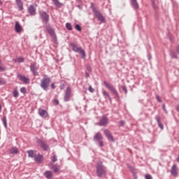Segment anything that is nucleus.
<instances>
[{
    "instance_id": "f257e3e1",
    "label": "nucleus",
    "mask_w": 179,
    "mask_h": 179,
    "mask_svg": "<svg viewBox=\"0 0 179 179\" xmlns=\"http://www.w3.org/2000/svg\"><path fill=\"white\" fill-rule=\"evenodd\" d=\"M96 175L99 178H103L107 176V167L104 166L103 162H99L96 166Z\"/></svg>"
},
{
    "instance_id": "f03ea898",
    "label": "nucleus",
    "mask_w": 179,
    "mask_h": 179,
    "mask_svg": "<svg viewBox=\"0 0 179 179\" xmlns=\"http://www.w3.org/2000/svg\"><path fill=\"white\" fill-rule=\"evenodd\" d=\"M50 83H51V78H49L48 76L45 75L43 78V79L41 80V87L45 92H47L48 90V87H50Z\"/></svg>"
},
{
    "instance_id": "7ed1b4c3",
    "label": "nucleus",
    "mask_w": 179,
    "mask_h": 179,
    "mask_svg": "<svg viewBox=\"0 0 179 179\" xmlns=\"http://www.w3.org/2000/svg\"><path fill=\"white\" fill-rule=\"evenodd\" d=\"M91 8L94 16L97 17L98 20L104 23L106 22V18H104L103 14H101V13H100V11L97 10V8H96V6H94V4H93V3H91Z\"/></svg>"
},
{
    "instance_id": "20e7f679",
    "label": "nucleus",
    "mask_w": 179,
    "mask_h": 179,
    "mask_svg": "<svg viewBox=\"0 0 179 179\" xmlns=\"http://www.w3.org/2000/svg\"><path fill=\"white\" fill-rule=\"evenodd\" d=\"M71 47H72L73 51L74 52H78V54H80L82 55L83 59H85L86 58V52H85V50L82 49L80 47H78L76 43H70Z\"/></svg>"
},
{
    "instance_id": "39448f33",
    "label": "nucleus",
    "mask_w": 179,
    "mask_h": 179,
    "mask_svg": "<svg viewBox=\"0 0 179 179\" xmlns=\"http://www.w3.org/2000/svg\"><path fill=\"white\" fill-rule=\"evenodd\" d=\"M93 141L96 143H98V146H99V148H103V146H104V142H103V134H101L100 131H98L94 136Z\"/></svg>"
},
{
    "instance_id": "423d86ee",
    "label": "nucleus",
    "mask_w": 179,
    "mask_h": 179,
    "mask_svg": "<svg viewBox=\"0 0 179 179\" xmlns=\"http://www.w3.org/2000/svg\"><path fill=\"white\" fill-rule=\"evenodd\" d=\"M103 85H105L106 87H107V89H108L114 96H116L117 99H120V94H118V92H117V90L114 86H113V85L110 84V83H108L107 81H103Z\"/></svg>"
},
{
    "instance_id": "0eeeda50",
    "label": "nucleus",
    "mask_w": 179,
    "mask_h": 179,
    "mask_svg": "<svg viewBox=\"0 0 179 179\" xmlns=\"http://www.w3.org/2000/svg\"><path fill=\"white\" fill-rule=\"evenodd\" d=\"M71 97H72V90H71V87H67L64 91V101H69L71 100Z\"/></svg>"
},
{
    "instance_id": "6e6552de",
    "label": "nucleus",
    "mask_w": 179,
    "mask_h": 179,
    "mask_svg": "<svg viewBox=\"0 0 179 179\" xmlns=\"http://www.w3.org/2000/svg\"><path fill=\"white\" fill-rule=\"evenodd\" d=\"M38 143H40V146L44 152H48L50 150V145L47 144V142L43 139H38Z\"/></svg>"
},
{
    "instance_id": "1a4fd4ad",
    "label": "nucleus",
    "mask_w": 179,
    "mask_h": 179,
    "mask_svg": "<svg viewBox=\"0 0 179 179\" xmlns=\"http://www.w3.org/2000/svg\"><path fill=\"white\" fill-rule=\"evenodd\" d=\"M29 68L34 76H38V72H37V71H38V67H37V63H31Z\"/></svg>"
},
{
    "instance_id": "9d476101",
    "label": "nucleus",
    "mask_w": 179,
    "mask_h": 179,
    "mask_svg": "<svg viewBox=\"0 0 179 179\" xmlns=\"http://www.w3.org/2000/svg\"><path fill=\"white\" fill-rule=\"evenodd\" d=\"M39 15L40 19L42 20V22H44L46 24L50 22V15L45 11L39 13Z\"/></svg>"
},
{
    "instance_id": "9b49d317",
    "label": "nucleus",
    "mask_w": 179,
    "mask_h": 179,
    "mask_svg": "<svg viewBox=\"0 0 179 179\" xmlns=\"http://www.w3.org/2000/svg\"><path fill=\"white\" fill-rule=\"evenodd\" d=\"M103 134L107 138L108 141H110V142H115V140L114 139V136H113V134H111V131L108 130V129H106L103 131Z\"/></svg>"
},
{
    "instance_id": "f8f14e48",
    "label": "nucleus",
    "mask_w": 179,
    "mask_h": 179,
    "mask_svg": "<svg viewBox=\"0 0 179 179\" xmlns=\"http://www.w3.org/2000/svg\"><path fill=\"white\" fill-rule=\"evenodd\" d=\"M108 124V118L106 116H102L99 120V127H106Z\"/></svg>"
},
{
    "instance_id": "ddd939ff",
    "label": "nucleus",
    "mask_w": 179,
    "mask_h": 179,
    "mask_svg": "<svg viewBox=\"0 0 179 179\" xmlns=\"http://www.w3.org/2000/svg\"><path fill=\"white\" fill-rule=\"evenodd\" d=\"M38 113L42 118H47L48 117V112L44 109L39 108Z\"/></svg>"
},
{
    "instance_id": "4468645a",
    "label": "nucleus",
    "mask_w": 179,
    "mask_h": 179,
    "mask_svg": "<svg viewBox=\"0 0 179 179\" xmlns=\"http://www.w3.org/2000/svg\"><path fill=\"white\" fill-rule=\"evenodd\" d=\"M45 29L51 37H55V31H54V29L51 28L50 24L45 25Z\"/></svg>"
},
{
    "instance_id": "2eb2a0df",
    "label": "nucleus",
    "mask_w": 179,
    "mask_h": 179,
    "mask_svg": "<svg viewBox=\"0 0 179 179\" xmlns=\"http://www.w3.org/2000/svg\"><path fill=\"white\" fill-rule=\"evenodd\" d=\"M171 174L173 176V177L178 176V172L177 171V164H173L171 169Z\"/></svg>"
},
{
    "instance_id": "dca6fc26",
    "label": "nucleus",
    "mask_w": 179,
    "mask_h": 179,
    "mask_svg": "<svg viewBox=\"0 0 179 179\" xmlns=\"http://www.w3.org/2000/svg\"><path fill=\"white\" fill-rule=\"evenodd\" d=\"M17 78L23 82V83H26L27 85H29V83H30V79L29 78H26L24 76L18 75Z\"/></svg>"
},
{
    "instance_id": "f3484780",
    "label": "nucleus",
    "mask_w": 179,
    "mask_h": 179,
    "mask_svg": "<svg viewBox=\"0 0 179 179\" xmlns=\"http://www.w3.org/2000/svg\"><path fill=\"white\" fill-rule=\"evenodd\" d=\"M28 13L31 16H34V15H36V7L34 6V5L31 4L29 6V7L28 8Z\"/></svg>"
},
{
    "instance_id": "a211bd4d",
    "label": "nucleus",
    "mask_w": 179,
    "mask_h": 179,
    "mask_svg": "<svg viewBox=\"0 0 179 179\" xmlns=\"http://www.w3.org/2000/svg\"><path fill=\"white\" fill-rule=\"evenodd\" d=\"M43 157L41 154H38L36 156L34 157V162L38 164H41L43 163Z\"/></svg>"
},
{
    "instance_id": "6ab92c4d",
    "label": "nucleus",
    "mask_w": 179,
    "mask_h": 179,
    "mask_svg": "<svg viewBox=\"0 0 179 179\" xmlns=\"http://www.w3.org/2000/svg\"><path fill=\"white\" fill-rule=\"evenodd\" d=\"M130 2L132 8L135 9V10H138V9H139V3H138L137 0H131Z\"/></svg>"
},
{
    "instance_id": "aec40b11",
    "label": "nucleus",
    "mask_w": 179,
    "mask_h": 179,
    "mask_svg": "<svg viewBox=\"0 0 179 179\" xmlns=\"http://www.w3.org/2000/svg\"><path fill=\"white\" fill-rule=\"evenodd\" d=\"M155 120L158 124V127L160 128V129H164V126L163 125V123L161 122L160 116L156 115L155 116Z\"/></svg>"
},
{
    "instance_id": "412c9836",
    "label": "nucleus",
    "mask_w": 179,
    "mask_h": 179,
    "mask_svg": "<svg viewBox=\"0 0 179 179\" xmlns=\"http://www.w3.org/2000/svg\"><path fill=\"white\" fill-rule=\"evenodd\" d=\"M15 30L16 33H20L22 31V26H20L19 22H15Z\"/></svg>"
},
{
    "instance_id": "4be33fe9",
    "label": "nucleus",
    "mask_w": 179,
    "mask_h": 179,
    "mask_svg": "<svg viewBox=\"0 0 179 179\" xmlns=\"http://www.w3.org/2000/svg\"><path fill=\"white\" fill-rule=\"evenodd\" d=\"M43 176H45L47 179H51L52 178V172L51 171H46L43 173Z\"/></svg>"
},
{
    "instance_id": "5701e85b",
    "label": "nucleus",
    "mask_w": 179,
    "mask_h": 179,
    "mask_svg": "<svg viewBox=\"0 0 179 179\" xmlns=\"http://www.w3.org/2000/svg\"><path fill=\"white\" fill-rule=\"evenodd\" d=\"M19 10H23V3L22 0H15Z\"/></svg>"
},
{
    "instance_id": "b1692460",
    "label": "nucleus",
    "mask_w": 179,
    "mask_h": 179,
    "mask_svg": "<svg viewBox=\"0 0 179 179\" xmlns=\"http://www.w3.org/2000/svg\"><path fill=\"white\" fill-rule=\"evenodd\" d=\"M9 153L10 155H17L19 153V150L17 148L13 147L10 150Z\"/></svg>"
},
{
    "instance_id": "393cba45",
    "label": "nucleus",
    "mask_w": 179,
    "mask_h": 179,
    "mask_svg": "<svg viewBox=\"0 0 179 179\" xmlns=\"http://www.w3.org/2000/svg\"><path fill=\"white\" fill-rule=\"evenodd\" d=\"M52 2L57 8H61L64 4L61 2H59V0H52Z\"/></svg>"
},
{
    "instance_id": "a878e982",
    "label": "nucleus",
    "mask_w": 179,
    "mask_h": 179,
    "mask_svg": "<svg viewBox=\"0 0 179 179\" xmlns=\"http://www.w3.org/2000/svg\"><path fill=\"white\" fill-rule=\"evenodd\" d=\"M1 121L3 124L4 127L6 129L8 128V122L6 120V116L3 117L2 119H1Z\"/></svg>"
},
{
    "instance_id": "bb28decb",
    "label": "nucleus",
    "mask_w": 179,
    "mask_h": 179,
    "mask_svg": "<svg viewBox=\"0 0 179 179\" xmlns=\"http://www.w3.org/2000/svg\"><path fill=\"white\" fill-rule=\"evenodd\" d=\"M102 94L103 96H106V97H108V100H110L111 101V96H110V94H108V92H107V91L103 90L102 92Z\"/></svg>"
},
{
    "instance_id": "cd10ccee",
    "label": "nucleus",
    "mask_w": 179,
    "mask_h": 179,
    "mask_svg": "<svg viewBox=\"0 0 179 179\" xmlns=\"http://www.w3.org/2000/svg\"><path fill=\"white\" fill-rule=\"evenodd\" d=\"M28 153V156L29 157H31V159H33L34 157V150H28L27 151Z\"/></svg>"
},
{
    "instance_id": "c85d7f7f",
    "label": "nucleus",
    "mask_w": 179,
    "mask_h": 179,
    "mask_svg": "<svg viewBox=\"0 0 179 179\" xmlns=\"http://www.w3.org/2000/svg\"><path fill=\"white\" fill-rule=\"evenodd\" d=\"M170 55H171V58H175L176 59H177L178 58V57L177 56V54L175 53L174 51H171Z\"/></svg>"
},
{
    "instance_id": "c756f323",
    "label": "nucleus",
    "mask_w": 179,
    "mask_h": 179,
    "mask_svg": "<svg viewBox=\"0 0 179 179\" xmlns=\"http://www.w3.org/2000/svg\"><path fill=\"white\" fill-rule=\"evenodd\" d=\"M13 97H15V99H17V97H19V92L17 91V90H14L13 92Z\"/></svg>"
},
{
    "instance_id": "7c9ffc66",
    "label": "nucleus",
    "mask_w": 179,
    "mask_h": 179,
    "mask_svg": "<svg viewBox=\"0 0 179 179\" xmlns=\"http://www.w3.org/2000/svg\"><path fill=\"white\" fill-rule=\"evenodd\" d=\"M52 170L55 173H58L59 171V166L57 165H54L52 167Z\"/></svg>"
},
{
    "instance_id": "2f4dec72",
    "label": "nucleus",
    "mask_w": 179,
    "mask_h": 179,
    "mask_svg": "<svg viewBox=\"0 0 179 179\" xmlns=\"http://www.w3.org/2000/svg\"><path fill=\"white\" fill-rule=\"evenodd\" d=\"M3 85H6V80H5L3 78H0V86Z\"/></svg>"
},
{
    "instance_id": "473e14b6",
    "label": "nucleus",
    "mask_w": 179,
    "mask_h": 179,
    "mask_svg": "<svg viewBox=\"0 0 179 179\" xmlns=\"http://www.w3.org/2000/svg\"><path fill=\"white\" fill-rule=\"evenodd\" d=\"M66 28L67 29V30H69V31L72 30V24H71V23L69 22H67L66 24Z\"/></svg>"
},
{
    "instance_id": "72a5a7b5",
    "label": "nucleus",
    "mask_w": 179,
    "mask_h": 179,
    "mask_svg": "<svg viewBox=\"0 0 179 179\" xmlns=\"http://www.w3.org/2000/svg\"><path fill=\"white\" fill-rule=\"evenodd\" d=\"M122 89L123 92H124L125 94H128V90L127 89L126 86H122Z\"/></svg>"
},
{
    "instance_id": "f704fd0d",
    "label": "nucleus",
    "mask_w": 179,
    "mask_h": 179,
    "mask_svg": "<svg viewBox=\"0 0 179 179\" xmlns=\"http://www.w3.org/2000/svg\"><path fill=\"white\" fill-rule=\"evenodd\" d=\"M76 29L78 31H82V27L79 24L76 25Z\"/></svg>"
},
{
    "instance_id": "c9c22d12",
    "label": "nucleus",
    "mask_w": 179,
    "mask_h": 179,
    "mask_svg": "<svg viewBox=\"0 0 179 179\" xmlns=\"http://www.w3.org/2000/svg\"><path fill=\"white\" fill-rule=\"evenodd\" d=\"M17 60L18 63L24 62V58L23 57H18Z\"/></svg>"
},
{
    "instance_id": "e433bc0d",
    "label": "nucleus",
    "mask_w": 179,
    "mask_h": 179,
    "mask_svg": "<svg viewBox=\"0 0 179 179\" xmlns=\"http://www.w3.org/2000/svg\"><path fill=\"white\" fill-rule=\"evenodd\" d=\"M20 92H21V93H23L24 94H26V93H27L26 87L20 88Z\"/></svg>"
},
{
    "instance_id": "4c0bfd02",
    "label": "nucleus",
    "mask_w": 179,
    "mask_h": 179,
    "mask_svg": "<svg viewBox=\"0 0 179 179\" xmlns=\"http://www.w3.org/2000/svg\"><path fill=\"white\" fill-rule=\"evenodd\" d=\"M124 125H125V122H124V120H120L119 122V127H124Z\"/></svg>"
},
{
    "instance_id": "58836bf2",
    "label": "nucleus",
    "mask_w": 179,
    "mask_h": 179,
    "mask_svg": "<svg viewBox=\"0 0 179 179\" xmlns=\"http://www.w3.org/2000/svg\"><path fill=\"white\" fill-rule=\"evenodd\" d=\"M57 160H58L57 159V155H54L53 157H52V162H53V163H55V162H57Z\"/></svg>"
},
{
    "instance_id": "ea45409f",
    "label": "nucleus",
    "mask_w": 179,
    "mask_h": 179,
    "mask_svg": "<svg viewBox=\"0 0 179 179\" xmlns=\"http://www.w3.org/2000/svg\"><path fill=\"white\" fill-rule=\"evenodd\" d=\"M5 71H6V68L0 66V72H5Z\"/></svg>"
},
{
    "instance_id": "a19ab883",
    "label": "nucleus",
    "mask_w": 179,
    "mask_h": 179,
    "mask_svg": "<svg viewBox=\"0 0 179 179\" xmlns=\"http://www.w3.org/2000/svg\"><path fill=\"white\" fill-rule=\"evenodd\" d=\"M89 92H90V93H94V89H93V87H92V86H90Z\"/></svg>"
},
{
    "instance_id": "79ce46f5",
    "label": "nucleus",
    "mask_w": 179,
    "mask_h": 179,
    "mask_svg": "<svg viewBox=\"0 0 179 179\" xmlns=\"http://www.w3.org/2000/svg\"><path fill=\"white\" fill-rule=\"evenodd\" d=\"M156 99H157V101H159V103H162V98H160V96L159 95L156 96Z\"/></svg>"
},
{
    "instance_id": "37998d69",
    "label": "nucleus",
    "mask_w": 179,
    "mask_h": 179,
    "mask_svg": "<svg viewBox=\"0 0 179 179\" xmlns=\"http://www.w3.org/2000/svg\"><path fill=\"white\" fill-rule=\"evenodd\" d=\"M162 108H163V110L164 111V113L166 114H167V110L166 109V105L165 104L162 105Z\"/></svg>"
},
{
    "instance_id": "c03bdc74",
    "label": "nucleus",
    "mask_w": 179,
    "mask_h": 179,
    "mask_svg": "<svg viewBox=\"0 0 179 179\" xmlns=\"http://www.w3.org/2000/svg\"><path fill=\"white\" fill-rule=\"evenodd\" d=\"M145 179H152V176L147 174L145 176Z\"/></svg>"
},
{
    "instance_id": "a18cd8bd",
    "label": "nucleus",
    "mask_w": 179,
    "mask_h": 179,
    "mask_svg": "<svg viewBox=\"0 0 179 179\" xmlns=\"http://www.w3.org/2000/svg\"><path fill=\"white\" fill-rule=\"evenodd\" d=\"M54 103L56 106L59 104V101L58 99H54Z\"/></svg>"
},
{
    "instance_id": "49530a36",
    "label": "nucleus",
    "mask_w": 179,
    "mask_h": 179,
    "mask_svg": "<svg viewBox=\"0 0 179 179\" xmlns=\"http://www.w3.org/2000/svg\"><path fill=\"white\" fill-rule=\"evenodd\" d=\"M87 71H88V72H92V67L90 66H87Z\"/></svg>"
},
{
    "instance_id": "de8ad7c7",
    "label": "nucleus",
    "mask_w": 179,
    "mask_h": 179,
    "mask_svg": "<svg viewBox=\"0 0 179 179\" xmlns=\"http://www.w3.org/2000/svg\"><path fill=\"white\" fill-rule=\"evenodd\" d=\"M77 8H78V9H80V10H82V9H83V7H82V6H80V5H77Z\"/></svg>"
},
{
    "instance_id": "09e8293b",
    "label": "nucleus",
    "mask_w": 179,
    "mask_h": 179,
    "mask_svg": "<svg viewBox=\"0 0 179 179\" xmlns=\"http://www.w3.org/2000/svg\"><path fill=\"white\" fill-rule=\"evenodd\" d=\"M148 58L149 61H150V59H152V55L148 54Z\"/></svg>"
},
{
    "instance_id": "8fccbe9b",
    "label": "nucleus",
    "mask_w": 179,
    "mask_h": 179,
    "mask_svg": "<svg viewBox=\"0 0 179 179\" xmlns=\"http://www.w3.org/2000/svg\"><path fill=\"white\" fill-rule=\"evenodd\" d=\"M51 88L55 89V84H54V83L51 84Z\"/></svg>"
},
{
    "instance_id": "3c124183",
    "label": "nucleus",
    "mask_w": 179,
    "mask_h": 179,
    "mask_svg": "<svg viewBox=\"0 0 179 179\" xmlns=\"http://www.w3.org/2000/svg\"><path fill=\"white\" fill-rule=\"evenodd\" d=\"M90 76V75L89 74V73L85 72V78H89Z\"/></svg>"
},
{
    "instance_id": "603ef678",
    "label": "nucleus",
    "mask_w": 179,
    "mask_h": 179,
    "mask_svg": "<svg viewBox=\"0 0 179 179\" xmlns=\"http://www.w3.org/2000/svg\"><path fill=\"white\" fill-rule=\"evenodd\" d=\"M176 110L179 113V105L176 106Z\"/></svg>"
},
{
    "instance_id": "864d4df0",
    "label": "nucleus",
    "mask_w": 179,
    "mask_h": 179,
    "mask_svg": "<svg viewBox=\"0 0 179 179\" xmlns=\"http://www.w3.org/2000/svg\"><path fill=\"white\" fill-rule=\"evenodd\" d=\"M76 2H78V3H82V0H76Z\"/></svg>"
},
{
    "instance_id": "5fc2aeb1",
    "label": "nucleus",
    "mask_w": 179,
    "mask_h": 179,
    "mask_svg": "<svg viewBox=\"0 0 179 179\" xmlns=\"http://www.w3.org/2000/svg\"><path fill=\"white\" fill-rule=\"evenodd\" d=\"M152 5H153L154 9H156V6H155V2H153V1H152Z\"/></svg>"
},
{
    "instance_id": "6e6d98bb",
    "label": "nucleus",
    "mask_w": 179,
    "mask_h": 179,
    "mask_svg": "<svg viewBox=\"0 0 179 179\" xmlns=\"http://www.w3.org/2000/svg\"><path fill=\"white\" fill-rule=\"evenodd\" d=\"M1 111H2V106H1V104H0V113H1Z\"/></svg>"
},
{
    "instance_id": "4d7b16f0",
    "label": "nucleus",
    "mask_w": 179,
    "mask_h": 179,
    "mask_svg": "<svg viewBox=\"0 0 179 179\" xmlns=\"http://www.w3.org/2000/svg\"><path fill=\"white\" fill-rule=\"evenodd\" d=\"M0 5H2V3H1V1H0Z\"/></svg>"
},
{
    "instance_id": "13d9d810",
    "label": "nucleus",
    "mask_w": 179,
    "mask_h": 179,
    "mask_svg": "<svg viewBox=\"0 0 179 179\" xmlns=\"http://www.w3.org/2000/svg\"><path fill=\"white\" fill-rule=\"evenodd\" d=\"M0 64H1V60H0Z\"/></svg>"
}]
</instances>
